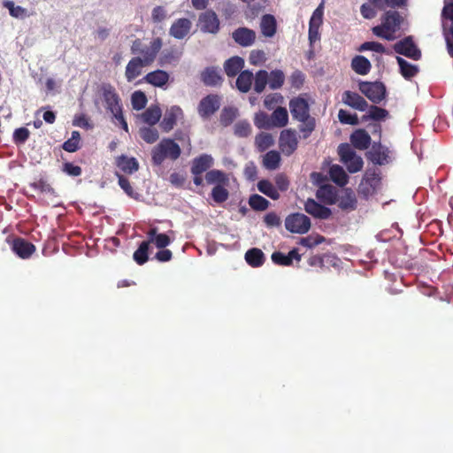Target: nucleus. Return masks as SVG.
<instances>
[{
  "label": "nucleus",
  "instance_id": "obj_1",
  "mask_svg": "<svg viewBox=\"0 0 453 453\" xmlns=\"http://www.w3.org/2000/svg\"><path fill=\"white\" fill-rule=\"evenodd\" d=\"M402 19L395 11H389L381 19V24L372 27V33L382 39L393 41L395 33L400 29Z\"/></svg>",
  "mask_w": 453,
  "mask_h": 453
},
{
  "label": "nucleus",
  "instance_id": "obj_2",
  "mask_svg": "<svg viewBox=\"0 0 453 453\" xmlns=\"http://www.w3.org/2000/svg\"><path fill=\"white\" fill-rule=\"evenodd\" d=\"M180 152V146L173 140L165 138L152 149V161L155 165H160L166 158L176 160Z\"/></svg>",
  "mask_w": 453,
  "mask_h": 453
},
{
  "label": "nucleus",
  "instance_id": "obj_3",
  "mask_svg": "<svg viewBox=\"0 0 453 453\" xmlns=\"http://www.w3.org/2000/svg\"><path fill=\"white\" fill-rule=\"evenodd\" d=\"M341 161L347 166L349 173L359 172L363 167V159L357 155L352 147L348 143H342L338 147Z\"/></svg>",
  "mask_w": 453,
  "mask_h": 453
},
{
  "label": "nucleus",
  "instance_id": "obj_4",
  "mask_svg": "<svg viewBox=\"0 0 453 453\" xmlns=\"http://www.w3.org/2000/svg\"><path fill=\"white\" fill-rule=\"evenodd\" d=\"M197 27L201 32L216 35L220 29V21L212 10H206L199 14Z\"/></svg>",
  "mask_w": 453,
  "mask_h": 453
},
{
  "label": "nucleus",
  "instance_id": "obj_5",
  "mask_svg": "<svg viewBox=\"0 0 453 453\" xmlns=\"http://www.w3.org/2000/svg\"><path fill=\"white\" fill-rule=\"evenodd\" d=\"M285 227L291 233L303 234L310 230L311 220L303 213H292L286 218Z\"/></svg>",
  "mask_w": 453,
  "mask_h": 453
},
{
  "label": "nucleus",
  "instance_id": "obj_6",
  "mask_svg": "<svg viewBox=\"0 0 453 453\" xmlns=\"http://www.w3.org/2000/svg\"><path fill=\"white\" fill-rule=\"evenodd\" d=\"M359 90L370 101L380 104L386 96V88L383 83L363 81L359 83Z\"/></svg>",
  "mask_w": 453,
  "mask_h": 453
},
{
  "label": "nucleus",
  "instance_id": "obj_7",
  "mask_svg": "<svg viewBox=\"0 0 453 453\" xmlns=\"http://www.w3.org/2000/svg\"><path fill=\"white\" fill-rule=\"evenodd\" d=\"M101 93L105 107L111 115L119 114L122 111L120 99L114 88L109 84H104L101 88Z\"/></svg>",
  "mask_w": 453,
  "mask_h": 453
},
{
  "label": "nucleus",
  "instance_id": "obj_8",
  "mask_svg": "<svg viewBox=\"0 0 453 453\" xmlns=\"http://www.w3.org/2000/svg\"><path fill=\"white\" fill-rule=\"evenodd\" d=\"M380 185V180L376 174H366L358 186V193L365 199H369L376 194Z\"/></svg>",
  "mask_w": 453,
  "mask_h": 453
},
{
  "label": "nucleus",
  "instance_id": "obj_9",
  "mask_svg": "<svg viewBox=\"0 0 453 453\" xmlns=\"http://www.w3.org/2000/svg\"><path fill=\"white\" fill-rule=\"evenodd\" d=\"M221 101L219 96L209 95L200 101L197 111L201 118L208 119L219 109Z\"/></svg>",
  "mask_w": 453,
  "mask_h": 453
},
{
  "label": "nucleus",
  "instance_id": "obj_10",
  "mask_svg": "<svg viewBox=\"0 0 453 453\" xmlns=\"http://www.w3.org/2000/svg\"><path fill=\"white\" fill-rule=\"evenodd\" d=\"M290 112L296 120H305L311 118L308 100L303 96H297L289 102Z\"/></svg>",
  "mask_w": 453,
  "mask_h": 453
},
{
  "label": "nucleus",
  "instance_id": "obj_11",
  "mask_svg": "<svg viewBox=\"0 0 453 453\" xmlns=\"http://www.w3.org/2000/svg\"><path fill=\"white\" fill-rule=\"evenodd\" d=\"M280 148L285 155H291L297 148L298 139L295 130L285 129L280 135Z\"/></svg>",
  "mask_w": 453,
  "mask_h": 453
},
{
  "label": "nucleus",
  "instance_id": "obj_12",
  "mask_svg": "<svg viewBox=\"0 0 453 453\" xmlns=\"http://www.w3.org/2000/svg\"><path fill=\"white\" fill-rule=\"evenodd\" d=\"M183 118V111L180 107L177 105L171 106L165 111L160 127L165 132L171 131L175 126L176 122Z\"/></svg>",
  "mask_w": 453,
  "mask_h": 453
},
{
  "label": "nucleus",
  "instance_id": "obj_13",
  "mask_svg": "<svg viewBox=\"0 0 453 453\" xmlns=\"http://www.w3.org/2000/svg\"><path fill=\"white\" fill-rule=\"evenodd\" d=\"M394 49L398 54L404 55L415 60H418L421 56L420 50L417 49L411 37H407L396 42Z\"/></svg>",
  "mask_w": 453,
  "mask_h": 453
},
{
  "label": "nucleus",
  "instance_id": "obj_14",
  "mask_svg": "<svg viewBox=\"0 0 453 453\" xmlns=\"http://www.w3.org/2000/svg\"><path fill=\"white\" fill-rule=\"evenodd\" d=\"M234 41L242 47L251 46L256 40V33L248 27H239L232 33Z\"/></svg>",
  "mask_w": 453,
  "mask_h": 453
},
{
  "label": "nucleus",
  "instance_id": "obj_15",
  "mask_svg": "<svg viewBox=\"0 0 453 453\" xmlns=\"http://www.w3.org/2000/svg\"><path fill=\"white\" fill-rule=\"evenodd\" d=\"M342 101L344 104L360 111H365L368 108L367 102L355 92L345 91L342 94Z\"/></svg>",
  "mask_w": 453,
  "mask_h": 453
},
{
  "label": "nucleus",
  "instance_id": "obj_16",
  "mask_svg": "<svg viewBox=\"0 0 453 453\" xmlns=\"http://www.w3.org/2000/svg\"><path fill=\"white\" fill-rule=\"evenodd\" d=\"M162 47V41L160 38L153 39L149 46L142 47L140 50L142 60L147 65H150L156 58L158 51Z\"/></svg>",
  "mask_w": 453,
  "mask_h": 453
},
{
  "label": "nucleus",
  "instance_id": "obj_17",
  "mask_svg": "<svg viewBox=\"0 0 453 453\" xmlns=\"http://www.w3.org/2000/svg\"><path fill=\"white\" fill-rule=\"evenodd\" d=\"M304 210L314 218L326 219L331 215L329 208L321 205L313 199H308L304 203Z\"/></svg>",
  "mask_w": 453,
  "mask_h": 453
},
{
  "label": "nucleus",
  "instance_id": "obj_18",
  "mask_svg": "<svg viewBox=\"0 0 453 453\" xmlns=\"http://www.w3.org/2000/svg\"><path fill=\"white\" fill-rule=\"evenodd\" d=\"M192 22L188 19L181 18L173 23L169 34L176 39H183L191 29Z\"/></svg>",
  "mask_w": 453,
  "mask_h": 453
},
{
  "label": "nucleus",
  "instance_id": "obj_19",
  "mask_svg": "<svg viewBox=\"0 0 453 453\" xmlns=\"http://www.w3.org/2000/svg\"><path fill=\"white\" fill-rule=\"evenodd\" d=\"M214 164V158L209 154H202L192 161L191 173L194 175H201L210 169Z\"/></svg>",
  "mask_w": 453,
  "mask_h": 453
},
{
  "label": "nucleus",
  "instance_id": "obj_20",
  "mask_svg": "<svg viewBox=\"0 0 453 453\" xmlns=\"http://www.w3.org/2000/svg\"><path fill=\"white\" fill-rule=\"evenodd\" d=\"M145 66L147 65L142 60L141 57L133 58L126 66L125 76L127 81H133L140 76Z\"/></svg>",
  "mask_w": 453,
  "mask_h": 453
},
{
  "label": "nucleus",
  "instance_id": "obj_21",
  "mask_svg": "<svg viewBox=\"0 0 453 453\" xmlns=\"http://www.w3.org/2000/svg\"><path fill=\"white\" fill-rule=\"evenodd\" d=\"M170 79V75L164 70H156L147 73L144 81L154 87L165 88Z\"/></svg>",
  "mask_w": 453,
  "mask_h": 453
},
{
  "label": "nucleus",
  "instance_id": "obj_22",
  "mask_svg": "<svg viewBox=\"0 0 453 453\" xmlns=\"http://www.w3.org/2000/svg\"><path fill=\"white\" fill-rule=\"evenodd\" d=\"M12 249L23 259L28 258L35 251V247L31 242L20 238L13 241Z\"/></svg>",
  "mask_w": 453,
  "mask_h": 453
},
{
  "label": "nucleus",
  "instance_id": "obj_23",
  "mask_svg": "<svg viewBox=\"0 0 453 453\" xmlns=\"http://www.w3.org/2000/svg\"><path fill=\"white\" fill-rule=\"evenodd\" d=\"M338 206L346 211H354L357 208V198L355 193L350 189H344L337 199Z\"/></svg>",
  "mask_w": 453,
  "mask_h": 453
},
{
  "label": "nucleus",
  "instance_id": "obj_24",
  "mask_svg": "<svg viewBox=\"0 0 453 453\" xmlns=\"http://www.w3.org/2000/svg\"><path fill=\"white\" fill-rule=\"evenodd\" d=\"M350 141L355 148L365 150L370 144L371 137L365 130L359 129L351 134Z\"/></svg>",
  "mask_w": 453,
  "mask_h": 453
},
{
  "label": "nucleus",
  "instance_id": "obj_25",
  "mask_svg": "<svg viewBox=\"0 0 453 453\" xmlns=\"http://www.w3.org/2000/svg\"><path fill=\"white\" fill-rule=\"evenodd\" d=\"M162 116V111L159 106L151 105L145 111L141 114V119L150 127L156 125Z\"/></svg>",
  "mask_w": 453,
  "mask_h": 453
},
{
  "label": "nucleus",
  "instance_id": "obj_26",
  "mask_svg": "<svg viewBox=\"0 0 453 453\" xmlns=\"http://www.w3.org/2000/svg\"><path fill=\"white\" fill-rule=\"evenodd\" d=\"M261 33L265 37H273L276 33V19L273 15H264L260 22Z\"/></svg>",
  "mask_w": 453,
  "mask_h": 453
},
{
  "label": "nucleus",
  "instance_id": "obj_27",
  "mask_svg": "<svg viewBox=\"0 0 453 453\" xmlns=\"http://www.w3.org/2000/svg\"><path fill=\"white\" fill-rule=\"evenodd\" d=\"M270 117L273 127H283L288 122V111L283 107H277Z\"/></svg>",
  "mask_w": 453,
  "mask_h": 453
},
{
  "label": "nucleus",
  "instance_id": "obj_28",
  "mask_svg": "<svg viewBox=\"0 0 453 453\" xmlns=\"http://www.w3.org/2000/svg\"><path fill=\"white\" fill-rule=\"evenodd\" d=\"M117 165L121 171L127 173H133L139 168V164L134 157H127L126 156L118 157Z\"/></svg>",
  "mask_w": 453,
  "mask_h": 453
},
{
  "label": "nucleus",
  "instance_id": "obj_29",
  "mask_svg": "<svg viewBox=\"0 0 453 453\" xmlns=\"http://www.w3.org/2000/svg\"><path fill=\"white\" fill-rule=\"evenodd\" d=\"M244 61L240 57H233L225 62L224 68L226 73L230 76H235L243 67Z\"/></svg>",
  "mask_w": 453,
  "mask_h": 453
},
{
  "label": "nucleus",
  "instance_id": "obj_30",
  "mask_svg": "<svg viewBox=\"0 0 453 453\" xmlns=\"http://www.w3.org/2000/svg\"><path fill=\"white\" fill-rule=\"evenodd\" d=\"M331 180L339 186L347 184L349 177L343 168L338 165H333L329 169Z\"/></svg>",
  "mask_w": 453,
  "mask_h": 453
},
{
  "label": "nucleus",
  "instance_id": "obj_31",
  "mask_svg": "<svg viewBox=\"0 0 453 453\" xmlns=\"http://www.w3.org/2000/svg\"><path fill=\"white\" fill-rule=\"evenodd\" d=\"M351 67L357 73L365 75L371 69V63L366 58L357 56L351 61Z\"/></svg>",
  "mask_w": 453,
  "mask_h": 453
},
{
  "label": "nucleus",
  "instance_id": "obj_32",
  "mask_svg": "<svg viewBox=\"0 0 453 453\" xmlns=\"http://www.w3.org/2000/svg\"><path fill=\"white\" fill-rule=\"evenodd\" d=\"M265 259L264 253L257 248L249 250L245 254L246 262L253 266L257 267L263 265Z\"/></svg>",
  "mask_w": 453,
  "mask_h": 453
},
{
  "label": "nucleus",
  "instance_id": "obj_33",
  "mask_svg": "<svg viewBox=\"0 0 453 453\" xmlns=\"http://www.w3.org/2000/svg\"><path fill=\"white\" fill-rule=\"evenodd\" d=\"M205 180L208 184L226 185L228 183L226 174L219 170H211L207 172Z\"/></svg>",
  "mask_w": 453,
  "mask_h": 453
},
{
  "label": "nucleus",
  "instance_id": "obj_34",
  "mask_svg": "<svg viewBox=\"0 0 453 453\" xmlns=\"http://www.w3.org/2000/svg\"><path fill=\"white\" fill-rule=\"evenodd\" d=\"M149 240L147 242H153L158 249L165 248L170 244L169 237L165 234H157L156 228H151L148 233Z\"/></svg>",
  "mask_w": 453,
  "mask_h": 453
},
{
  "label": "nucleus",
  "instance_id": "obj_35",
  "mask_svg": "<svg viewBox=\"0 0 453 453\" xmlns=\"http://www.w3.org/2000/svg\"><path fill=\"white\" fill-rule=\"evenodd\" d=\"M252 81L253 73L250 71H243L239 74L236 80L237 88L242 92H248L250 89Z\"/></svg>",
  "mask_w": 453,
  "mask_h": 453
},
{
  "label": "nucleus",
  "instance_id": "obj_36",
  "mask_svg": "<svg viewBox=\"0 0 453 453\" xmlns=\"http://www.w3.org/2000/svg\"><path fill=\"white\" fill-rule=\"evenodd\" d=\"M258 190L264 195L269 196L273 200H277L280 197L279 191L272 182L266 180H262L257 183Z\"/></svg>",
  "mask_w": 453,
  "mask_h": 453
},
{
  "label": "nucleus",
  "instance_id": "obj_37",
  "mask_svg": "<svg viewBox=\"0 0 453 453\" xmlns=\"http://www.w3.org/2000/svg\"><path fill=\"white\" fill-rule=\"evenodd\" d=\"M280 162V153L276 150L268 151L263 158V165L268 170H275Z\"/></svg>",
  "mask_w": 453,
  "mask_h": 453
},
{
  "label": "nucleus",
  "instance_id": "obj_38",
  "mask_svg": "<svg viewBox=\"0 0 453 453\" xmlns=\"http://www.w3.org/2000/svg\"><path fill=\"white\" fill-rule=\"evenodd\" d=\"M202 80L208 86H216L221 81L219 71L216 68H207L202 74Z\"/></svg>",
  "mask_w": 453,
  "mask_h": 453
},
{
  "label": "nucleus",
  "instance_id": "obj_39",
  "mask_svg": "<svg viewBox=\"0 0 453 453\" xmlns=\"http://www.w3.org/2000/svg\"><path fill=\"white\" fill-rule=\"evenodd\" d=\"M141 138L147 143H154L159 138V134L157 128L153 127H142L139 129Z\"/></svg>",
  "mask_w": 453,
  "mask_h": 453
},
{
  "label": "nucleus",
  "instance_id": "obj_40",
  "mask_svg": "<svg viewBox=\"0 0 453 453\" xmlns=\"http://www.w3.org/2000/svg\"><path fill=\"white\" fill-rule=\"evenodd\" d=\"M397 63L400 67L401 73L406 79H410L416 75L418 73V66L415 65H411L403 58L397 57Z\"/></svg>",
  "mask_w": 453,
  "mask_h": 453
},
{
  "label": "nucleus",
  "instance_id": "obj_41",
  "mask_svg": "<svg viewBox=\"0 0 453 453\" xmlns=\"http://www.w3.org/2000/svg\"><path fill=\"white\" fill-rule=\"evenodd\" d=\"M274 142L272 134L267 133H260L256 136L255 143L259 151H264L270 148Z\"/></svg>",
  "mask_w": 453,
  "mask_h": 453
},
{
  "label": "nucleus",
  "instance_id": "obj_42",
  "mask_svg": "<svg viewBox=\"0 0 453 453\" xmlns=\"http://www.w3.org/2000/svg\"><path fill=\"white\" fill-rule=\"evenodd\" d=\"M254 80V89L257 93H261L268 83V73L265 70H260L253 77Z\"/></svg>",
  "mask_w": 453,
  "mask_h": 453
},
{
  "label": "nucleus",
  "instance_id": "obj_43",
  "mask_svg": "<svg viewBox=\"0 0 453 453\" xmlns=\"http://www.w3.org/2000/svg\"><path fill=\"white\" fill-rule=\"evenodd\" d=\"M285 76L280 70L272 71L268 74V84L272 89L280 88L284 83Z\"/></svg>",
  "mask_w": 453,
  "mask_h": 453
},
{
  "label": "nucleus",
  "instance_id": "obj_44",
  "mask_svg": "<svg viewBox=\"0 0 453 453\" xmlns=\"http://www.w3.org/2000/svg\"><path fill=\"white\" fill-rule=\"evenodd\" d=\"M150 242H142L134 253V259L138 265H143L148 260Z\"/></svg>",
  "mask_w": 453,
  "mask_h": 453
},
{
  "label": "nucleus",
  "instance_id": "obj_45",
  "mask_svg": "<svg viewBox=\"0 0 453 453\" xmlns=\"http://www.w3.org/2000/svg\"><path fill=\"white\" fill-rule=\"evenodd\" d=\"M3 5L8 9L10 15L14 18L23 19L27 16V10L19 5H15L12 1L6 0L3 3Z\"/></svg>",
  "mask_w": 453,
  "mask_h": 453
},
{
  "label": "nucleus",
  "instance_id": "obj_46",
  "mask_svg": "<svg viewBox=\"0 0 453 453\" xmlns=\"http://www.w3.org/2000/svg\"><path fill=\"white\" fill-rule=\"evenodd\" d=\"M324 14V3L322 2L313 12L310 22L309 27L319 28L320 27L323 21Z\"/></svg>",
  "mask_w": 453,
  "mask_h": 453
},
{
  "label": "nucleus",
  "instance_id": "obj_47",
  "mask_svg": "<svg viewBox=\"0 0 453 453\" xmlns=\"http://www.w3.org/2000/svg\"><path fill=\"white\" fill-rule=\"evenodd\" d=\"M249 204L256 211H265L269 205V201L259 195H252L249 199Z\"/></svg>",
  "mask_w": 453,
  "mask_h": 453
},
{
  "label": "nucleus",
  "instance_id": "obj_48",
  "mask_svg": "<svg viewBox=\"0 0 453 453\" xmlns=\"http://www.w3.org/2000/svg\"><path fill=\"white\" fill-rule=\"evenodd\" d=\"M132 106L134 110L140 111L146 106L147 97L142 91H135L131 96Z\"/></svg>",
  "mask_w": 453,
  "mask_h": 453
},
{
  "label": "nucleus",
  "instance_id": "obj_49",
  "mask_svg": "<svg viewBox=\"0 0 453 453\" xmlns=\"http://www.w3.org/2000/svg\"><path fill=\"white\" fill-rule=\"evenodd\" d=\"M238 111L236 108H224L220 114V121L223 125L228 126L236 119Z\"/></svg>",
  "mask_w": 453,
  "mask_h": 453
},
{
  "label": "nucleus",
  "instance_id": "obj_50",
  "mask_svg": "<svg viewBox=\"0 0 453 453\" xmlns=\"http://www.w3.org/2000/svg\"><path fill=\"white\" fill-rule=\"evenodd\" d=\"M254 123L258 128L270 129L273 127L271 117L265 112L257 113L254 118Z\"/></svg>",
  "mask_w": 453,
  "mask_h": 453
},
{
  "label": "nucleus",
  "instance_id": "obj_51",
  "mask_svg": "<svg viewBox=\"0 0 453 453\" xmlns=\"http://www.w3.org/2000/svg\"><path fill=\"white\" fill-rule=\"evenodd\" d=\"M224 186L225 185H216L211 191L212 199L216 203H223L228 198V191Z\"/></svg>",
  "mask_w": 453,
  "mask_h": 453
},
{
  "label": "nucleus",
  "instance_id": "obj_52",
  "mask_svg": "<svg viewBox=\"0 0 453 453\" xmlns=\"http://www.w3.org/2000/svg\"><path fill=\"white\" fill-rule=\"evenodd\" d=\"M283 100V96L280 94L273 93L266 96L264 104L268 110H273L276 105L282 104Z\"/></svg>",
  "mask_w": 453,
  "mask_h": 453
},
{
  "label": "nucleus",
  "instance_id": "obj_53",
  "mask_svg": "<svg viewBox=\"0 0 453 453\" xmlns=\"http://www.w3.org/2000/svg\"><path fill=\"white\" fill-rule=\"evenodd\" d=\"M251 127L248 121L242 120L235 124L234 133L238 136L246 137L250 134Z\"/></svg>",
  "mask_w": 453,
  "mask_h": 453
},
{
  "label": "nucleus",
  "instance_id": "obj_54",
  "mask_svg": "<svg viewBox=\"0 0 453 453\" xmlns=\"http://www.w3.org/2000/svg\"><path fill=\"white\" fill-rule=\"evenodd\" d=\"M338 119L343 124L357 125L358 119L357 115H352L345 110L341 109L338 112Z\"/></svg>",
  "mask_w": 453,
  "mask_h": 453
},
{
  "label": "nucleus",
  "instance_id": "obj_55",
  "mask_svg": "<svg viewBox=\"0 0 453 453\" xmlns=\"http://www.w3.org/2000/svg\"><path fill=\"white\" fill-rule=\"evenodd\" d=\"M388 116V111L385 109L371 106L368 111V118L374 120L384 119Z\"/></svg>",
  "mask_w": 453,
  "mask_h": 453
},
{
  "label": "nucleus",
  "instance_id": "obj_56",
  "mask_svg": "<svg viewBox=\"0 0 453 453\" xmlns=\"http://www.w3.org/2000/svg\"><path fill=\"white\" fill-rule=\"evenodd\" d=\"M359 50H372L376 53H384L385 47L381 43L377 42H366L360 46Z\"/></svg>",
  "mask_w": 453,
  "mask_h": 453
},
{
  "label": "nucleus",
  "instance_id": "obj_57",
  "mask_svg": "<svg viewBox=\"0 0 453 453\" xmlns=\"http://www.w3.org/2000/svg\"><path fill=\"white\" fill-rule=\"evenodd\" d=\"M299 121L302 122L300 131L304 134V137H307L315 128V119L314 118L311 117L305 120Z\"/></svg>",
  "mask_w": 453,
  "mask_h": 453
},
{
  "label": "nucleus",
  "instance_id": "obj_58",
  "mask_svg": "<svg viewBox=\"0 0 453 453\" xmlns=\"http://www.w3.org/2000/svg\"><path fill=\"white\" fill-rule=\"evenodd\" d=\"M167 17V12L165 9L162 6H157L152 10L151 19L154 22H161L165 20Z\"/></svg>",
  "mask_w": 453,
  "mask_h": 453
},
{
  "label": "nucleus",
  "instance_id": "obj_59",
  "mask_svg": "<svg viewBox=\"0 0 453 453\" xmlns=\"http://www.w3.org/2000/svg\"><path fill=\"white\" fill-rule=\"evenodd\" d=\"M264 221L269 227L279 226L281 223L280 218L275 212L267 213L264 218Z\"/></svg>",
  "mask_w": 453,
  "mask_h": 453
},
{
  "label": "nucleus",
  "instance_id": "obj_60",
  "mask_svg": "<svg viewBox=\"0 0 453 453\" xmlns=\"http://www.w3.org/2000/svg\"><path fill=\"white\" fill-rule=\"evenodd\" d=\"M29 136V131L25 127L18 128L13 133V140L17 143L25 142Z\"/></svg>",
  "mask_w": 453,
  "mask_h": 453
},
{
  "label": "nucleus",
  "instance_id": "obj_61",
  "mask_svg": "<svg viewBox=\"0 0 453 453\" xmlns=\"http://www.w3.org/2000/svg\"><path fill=\"white\" fill-rule=\"evenodd\" d=\"M272 260L274 264L280 265H290V260L288 258V255L276 251L272 254Z\"/></svg>",
  "mask_w": 453,
  "mask_h": 453
},
{
  "label": "nucleus",
  "instance_id": "obj_62",
  "mask_svg": "<svg viewBox=\"0 0 453 453\" xmlns=\"http://www.w3.org/2000/svg\"><path fill=\"white\" fill-rule=\"evenodd\" d=\"M361 14L365 19H371L376 16L375 7L370 4H364L361 6Z\"/></svg>",
  "mask_w": 453,
  "mask_h": 453
},
{
  "label": "nucleus",
  "instance_id": "obj_63",
  "mask_svg": "<svg viewBox=\"0 0 453 453\" xmlns=\"http://www.w3.org/2000/svg\"><path fill=\"white\" fill-rule=\"evenodd\" d=\"M265 60V52L262 50H252L250 55V62L252 65H259Z\"/></svg>",
  "mask_w": 453,
  "mask_h": 453
},
{
  "label": "nucleus",
  "instance_id": "obj_64",
  "mask_svg": "<svg viewBox=\"0 0 453 453\" xmlns=\"http://www.w3.org/2000/svg\"><path fill=\"white\" fill-rule=\"evenodd\" d=\"M119 184L120 188L127 193L130 197H135V193L134 192L128 180L124 176H119Z\"/></svg>",
  "mask_w": 453,
  "mask_h": 453
}]
</instances>
